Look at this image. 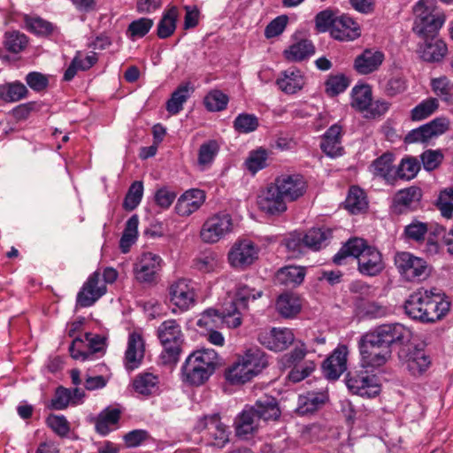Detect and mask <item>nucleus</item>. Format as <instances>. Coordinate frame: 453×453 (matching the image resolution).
I'll use <instances>...</instances> for the list:
<instances>
[{
    "label": "nucleus",
    "mask_w": 453,
    "mask_h": 453,
    "mask_svg": "<svg viewBox=\"0 0 453 453\" xmlns=\"http://www.w3.org/2000/svg\"><path fill=\"white\" fill-rule=\"evenodd\" d=\"M307 190V182L300 174H282L269 184L257 197L261 211L278 215L287 211V202L302 197Z\"/></svg>",
    "instance_id": "nucleus-1"
},
{
    "label": "nucleus",
    "mask_w": 453,
    "mask_h": 453,
    "mask_svg": "<svg viewBox=\"0 0 453 453\" xmlns=\"http://www.w3.org/2000/svg\"><path fill=\"white\" fill-rule=\"evenodd\" d=\"M449 306V303L444 301L439 293L418 289L410 295L403 308L411 319L422 323H434L448 313Z\"/></svg>",
    "instance_id": "nucleus-2"
},
{
    "label": "nucleus",
    "mask_w": 453,
    "mask_h": 453,
    "mask_svg": "<svg viewBox=\"0 0 453 453\" xmlns=\"http://www.w3.org/2000/svg\"><path fill=\"white\" fill-rule=\"evenodd\" d=\"M348 257L357 259V269L363 275L376 276L384 269L381 253L375 247L369 245L365 239L350 238L334 255L333 261L336 265H342Z\"/></svg>",
    "instance_id": "nucleus-3"
},
{
    "label": "nucleus",
    "mask_w": 453,
    "mask_h": 453,
    "mask_svg": "<svg viewBox=\"0 0 453 453\" xmlns=\"http://www.w3.org/2000/svg\"><path fill=\"white\" fill-rule=\"evenodd\" d=\"M263 296L261 289L250 288L248 285H239L236 288L234 296L229 301H226L220 313L222 321L228 327L236 328L241 326L243 311L248 310L249 303L255 301ZM212 316H219V311L214 309L206 310L203 313V318H211Z\"/></svg>",
    "instance_id": "nucleus-4"
},
{
    "label": "nucleus",
    "mask_w": 453,
    "mask_h": 453,
    "mask_svg": "<svg viewBox=\"0 0 453 453\" xmlns=\"http://www.w3.org/2000/svg\"><path fill=\"white\" fill-rule=\"evenodd\" d=\"M219 365V357L214 349L196 350L188 357L182 366L183 381L192 386H201Z\"/></svg>",
    "instance_id": "nucleus-5"
},
{
    "label": "nucleus",
    "mask_w": 453,
    "mask_h": 453,
    "mask_svg": "<svg viewBox=\"0 0 453 453\" xmlns=\"http://www.w3.org/2000/svg\"><path fill=\"white\" fill-rule=\"evenodd\" d=\"M412 333L402 324L383 325L376 330L365 334L360 342L372 344L378 349H391L393 344H404L411 342Z\"/></svg>",
    "instance_id": "nucleus-6"
},
{
    "label": "nucleus",
    "mask_w": 453,
    "mask_h": 453,
    "mask_svg": "<svg viewBox=\"0 0 453 453\" xmlns=\"http://www.w3.org/2000/svg\"><path fill=\"white\" fill-rule=\"evenodd\" d=\"M412 333L402 324L383 325L376 330L365 334L360 342L372 344L378 349H391L393 344H404L411 342Z\"/></svg>",
    "instance_id": "nucleus-7"
},
{
    "label": "nucleus",
    "mask_w": 453,
    "mask_h": 453,
    "mask_svg": "<svg viewBox=\"0 0 453 453\" xmlns=\"http://www.w3.org/2000/svg\"><path fill=\"white\" fill-rule=\"evenodd\" d=\"M157 336L164 350L161 359L165 365H174L178 362L183 343V334L180 325L175 319L164 321L157 328Z\"/></svg>",
    "instance_id": "nucleus-8"
},
{
    "label": "nucleus",
    "mask_w": 453,
    "mask_h": 453,
    "mask_svg": "<svg viewBox=\"0 0 453 453\" xmlns=\"http://www.w3.org/2000/svg\"><path fill=\"white\" fill-rule=\"evenodd\" d=\"M363 363L360 366L349 370L345 378L348 389L362 397L372 398L380 394V387L375 374L370 372Z\"/></svg>",
    "instance_id": "nucleus-9"
},
{
    "label": "nucleus",
    "mask_w": 453,
    "mask_h": 453,
    "mask_svg": "<svg viewBox=\"0 0 453 453\" xmlns=\"http://www.w3.org/2000/svg\"><path fill=\"white\" fill-rule=\"evenodd\" d=\"M395 264L401 275L408 281H420L430 274L426 261L410 252L396 253Z\"/></svg>",
    "instance_id": "nucleus-10"
},
{
    "label": "nucleus",
    "mask_w": 453,
    "mask_h": 453,
    "mask_svg": "<svg viewBox=\"0 0 453 453\" xmlns=\"http://www.w3.org/2000/svg\"><path fill=\"white\" fill-rule=\"evenodd\" d=\"M398 358L413 376L421 375L431 364L430 357L425 349L410 342L401 345Z\"/></svg>",
    "instance_id": "nucleus-11"
},
{
    "label": "nucleus",
    "mask_w": 453,
    "mask_h": 453,
    "mask_svg": "<svg viewBox=\"0 0 453 453\" xmlns=\"http://www.w3.org/2000/svg\"><path fill=\"white\" fill-rule=\"evenodd\" d=\"M449 128V120L447 118H435L432 121L410 131L405 138L406 143H427L433 139L446 133Z\"/></svg>",
    "instance_id": "nucleus-12"
},
{
    "label": "nucleus",
    "mask_w": 453,
    "mask_h": 453,
    "mask_svg": "<svg viewBox=\"0 0 453 453\" xmlns=\"http://www.w3.org/2000/svg\"><path fill=\"white\" fill-rule=\"evenodd\" d=\"M233 229L232 218L227 213H219L209 218L201 229V238L208 243H214Z\"/></svg>",
    "instance_id": "nucleus-13"
},
{
    "label": "nucleus",
    "mask_w": 453,
    "mask_h": 453,
    "mask_svg": "<svg viewBox=\"0 0 453 453\" xmlns=\"http://www.w3.org/2000/svg\"><path fill=\"white\" fill-rule=\"evenodd\" d=\"M198 432L206 431L207 435L213 440V445L223 448L229 441L227 426L221 422L219 414L203 417L196 425Z\"/></svg>",
    "instance_id": "nucleus-14"
},
{
    "label": "nucleus",
    "mask_w": 453,
    "mask_h": 453,
    "mask_svg": "<svg viewBox=\"0 0 453 453\" xmlns=\"http://www.w3.org/2000/svg\"><path fill=\"white\" fill-rule=\"evenodd\" d=\"M106 293V286L100 283V273H93L77 294L76 305L89 307Z\"/></svg>",
    "instance_id": "nucleus-15"
},
{
    "label": "nucleus",
    "mask_w": 453,
    "mask_h": 453,
    "mask_svg": "<svg viewBox=\"0 0 453 453\" xmlns=\"http://www.w3.org/2000/svg\"><path fill=\"white\" fill-rule=\"evenodd\" d=\"M258 257V248L250 240H242L234 244L228 253V260L234 267L245 268Z\"/></svg>",
    "instance_id": "nucleus-16"
},
{
    "label": "nucleus",
    "mask_w": 453,
    "mask_h": 453,
    "mask_svg": "<svg viewBox=\"0 0 453 453\" xmlns=\"http://www.w3.org/2000/svg\"><path fill=\"white\" fill-rule=\"evenodd\" d=\"M85 339L88 342V350H83L84 341L81 338L74 339L70 345L69 352L73 359H81L82 361L92 359L95 353L104 351L105 347L104 337L87 333Z\"/></svg>",
    "instance_id": "nucleus-17"
},
{
    "label": "nucleus",
    "mask_w": 453,
    "mask_h": 453,
    "mask_svg": "<svg viewBox=\"0 0 453 453\" xmlns=\"http://www.w3.org/2000/svg\"><path fill=\"white\" fill-rule=\"evenodd\" d=\"M257 340L268 349L282 351L293 343L295 336L293 332L288 328H273L270 331L259 333Z\"/></svg>",
    "instance_id": "nucleus-18"
},
{
    "label": "nucleus",
    "mask_w": 453,
    "mask_h": 453,
    "mask_svg": "<svg viewBox=\"0 0 453 453\" xmlns=\"http://www.w3.org/2000/svg\"><path fill=\"white\" fill-rule=\"evenodd\" d=\"M170 302L181 311H187L195 303V292L189 281L180 279L169 287Z\"/></svg>",
    "instance_id": "nucleus-19"
},
{
    "label": "nucleus",
    "mask_w": 453,
    "mask_h": 453,
    "mask_svg": "<svg viewBox=\"0 0 453 453\" xmlns=\"http://www.w3.org/2000/svg\"><path fill=\"white\" fill-rule=\"evenodd\" d=\"M347 356V346L339 345L323 362L322 369L326 379L335 380L346 371Z\"/></svg>",
    "instance_id": "nucleus-20"
},
{
    "label": "nucleus",
    "mask_w": 453,
    "mask_h": 453,
    "mask_svg": "<svg viewBox=\"0 0 453 453\" xmlns=\"http://www.w3.org/2000/svg\"><path fill=\"white\" fill-rule=\"evenodd\" d=\"M422 197L421 189L417 187L398 191L394 198L392 210L395 214H403L417 209Z\"/></svg>",
    "instance_id": "nucleus-21"
},
{
    "label": "nucleus",
    "mask_w": 453,
    "mask_h": 453,
    "mask_svg": "<svg viewBox=\"0 0 453 453\" xmlns=\"http://www.w3.org/2000/svg\"><path fill=\"white\" fill-rule=\"evenodd\" d=\"M161 258L153 253H144L134 264L135 278L140 282H151L160 269Z\"/></svg>",
    "instance_id": "nucleus-22"
},
{
    "label": "nucleus",
    "mask_w": 453,
    "mask_h": 453,
    "mask_svg": "<svg viewBox=\"0 0 453 453\" xmlns=\"http://www.w3.org/2000/svg\"><path fill=\"white\" fill-rule=\"evenodd\" d=\"M361 35L359 24L349 15H338L331 36L337 41H354Z\"/></svg>",
    "instance_id": "nucleus-23"
},
{
    "label": "nucleus",
    "mask_w": 453,
    "mask_h": 453,
    "mask_svg": "<svg viewBox=\"0 0 453 453\" xmlns=\"http://www.w3.org/2000/svg\"><path fill=\"white\" fill-rule=\"evenodd\" d=\"M204 201V191L198 188H192L180 196L175 205V211L180 216L188 217L196 211L203 205Z\"/></svg>",
    "instance_id": "nucleus-24"
},
{
    "label": "nucleus",
    "mask_w": 453,
    "mask_h": 453,
    "mask_svg": "<svg viewBox=\"0 0 453 453\" xmlns=\"http://www.w3.org/2000/svg\"><path fill=\"white\" fill-rule=\"evenodd\" d=\"M448 48L446 43L438 38H426L424 43L419 44L418 53L419 57L428 63L441 62L447 55Z\"/></svg>",
    "instance_id": "nucleus-25"
},
{
    "label": "nucleus",
    "mask_w": 453,
    "mask_h": 453,
    "mask_svg": "<svg viewBox=\"0 0 453 453\" xmlns=\"http://www.w3.org/2000/svg\"><path fill=\"white\" fill-rule=\"evenodd\" d=\"M361 362L364 365L378 368L384 365L391 357V349H378L372 344L359 343Z\"/></svg>",
    "instance_id": "nucleus-26"
},
{
    "label": "nucleus",
    "mask_w": 453,
    "mask_h": 453,
    "mask_svg": "<svg viewBox=\"0 0 453 453\" xmlns=\"http://www.w3.org/2000/svg\"><path fill=\"white\" fill-rule=\"evenodd\" d=\"M260 418L251 405H246L235 419V431L238 436H247L257 431Z\"/></svg>",
    "instance_id": "nucleus-27"
},
{
    "label": "nucleus",
    "mask_w": 453,
    "mask_h": 453,
    "mask_svg": "<svg viewBox=\"0 0 453 453\" xmlns=\"http://www.w3.org/2000/svg\"><path fill=\"white\" fill-rule=\"evenodd\" d=\"M445 21L441 12H435L432 17L415 19L413 31L424 38L434 37Z\"/></svg>",
    "instance_id": "nucleus-28"
},
{
    "label": "nucleus",
    "mask_w": 453,
    "mask_h": 453,
    "mask_svg": "<svg viewBox=\"0 0 453 453\" xmlns=\"http://www.w3.org/2000/svg\"><path fill=\"white\" fill-rule=\"evenodd\" d=\"M251 406L263 421H276L281 414L277 399L271 395L262 396Z\"/></svg>",
    "instance_id": "nucleus-29"
},
{
    "label": "nucleus",
    "mask_w": 453,
    "mask_h": 453,
    "mask_svg": "<svg viewBox=\"0 0 453 453\" xmlns=\"http://www.w3.org/2000/svg\"><path fill=\"white\" fill-rule=\"evenodd\" d=\"M384 60V55L379 50H365L357 56L354 62V67L360 74H368L379 68Z\"/></svg>",
    "instance_id": "nucleus-30"
},
{
    "label": "nucleus",
    "mask_w": 453,
    "mask_h": 453,
    "mask_svg": "<svg viewBox=\"0 0 453 453\" xmlns=\"http://www.w3.org/2000/svg\"><path fill=\"white\" fill-rule=\"evenodd\" d=\"M144 356V342L142 335L136 332L130 334L126 350V366L133 370L141 363Z\"/></svg>",
    "instance_id": "nucleus-31"
},
{
    "label": "nucleus",
    "mask_w": 453,
    "mask_h": 453,
    "mask_svg": "<svg viewBox=\"0 0 453 453\" xmlns=\"http://www.w3.org/2000/svg\"><path fill=\"white\" fill-rule=\"evenodd\" d=\"M342 127L334 124L331 126L323 135L320 148L327 156L337 157L342 155Z\"/></svg>",
    "instance_id": "nucleus-32"
},
{
    "label": "nucleus",
    "mask_w": 453,
    "mask_h": 453,
    "mask_svg": "<svg viewBox=\"0 0 453 453\" xmlns=\"http://www.w3.org/2000/svg\"><path fill=\"white\" fill-rule=\"evenodd\" d=\"M279 88L287 94H295L304 85L302 72L296 67H290L282 73V77L277 80Z\"/></svg>",
    "instance_id": "nucleus-33"
},
{
    "label": "nucleus",
    "mask_w": 453,
    "mask_h": 453,
    "mask_svg": "<svg viewBox=\"0 0 453 453\" xmlns=\"http://www.w3.org/2000/svg\"><path fill=\"white\" fill-rule=\"evenodd\" d=\"M305 276V268L302 266L288 265L280 268L276 275L277 283L288 288H296L300 285Z\"/></svg>",
    "instance_id": "nucleus-34"
},
{
    "label": "nucleus",
    "mask_w": 453,
    "mask_h": 453,
    "mask_svg": "<svg viewBox=\"0 0 453 453\" xmlns=\"http://www.w3.org/2000/svg\"><path fill=\"white\" fill-rule=\"evenodd\" d=\"M315 47L308 39L300 40L284 50L286 59L292 62H300L313 55Z\"/></svg>",
    "instance_id": "nucleus-35"
},
{
    "label": "nucleus",
    "mask_w": 453,
    "mask_h": 453,
    "mask_svg": "<svg viewBox=\"0 0 453 453\" xmlns=\"http://www.w3.org/2000/svg\"><path fill=\"white\" fill-rule=\"evenodd\" d=\"M301 301L299 297L292 293L281 294L276 301V309L284 318H292L301 311Z\"/></svg>",
    "instance_id": "nucleus-36"
},
{
    "label": "nucleus",
    "mask_w": 453,
    "mask_h": 453,
    "mask_svg": "<svg viewBox=\"0 0 453 453\" xmlns=\"http://www.w3.org/2000/svg\"><path fill=\"white\" fill-rule=\"evenodd\" d=\"M374 175L392 183L396 178V173L393 166V154L384 153L375 159L372 165Z\"/></svg>",
    "instance_id": "nucleus-37"
},
{
    "label": "nucleus",
    "mask_w": 453,
    "mask_h": 453,
    "mask_svg": "<svg viewBox=\"0 0 453 453\" xmlns=\"http://www.w3.org/2000/svg\"><path fill=\"white\" fill-rule=\"evenodd\" d=\"M120 411L119 409L107 408L103 411L96 419V430L101 435L108 434L120 418Z\"/></svg>",
    "instance_id": "nucleus-38"
},
{
    "label": "nucleus",
    "mask_w": 453,
    "mask_h": 453,
    "mask_svg": "<svg viewBox=\"0 0 453 453\" xmlns=\"http://www.w3.org/2000/svg\"><path fill=\"white\" fill-rule=\"evenodd\" d=\"M193 88L189 82L180 85L166 103V110L172 115L178 114L183 109V104L190 96Z\"/></svg>",
    "instance_id": "nucleus-39"
},
{
    "label": "nucleus",
    "mask_w": 453,
    "mask_h": 453,
    "mask_svg": "<svg viewBox=\"0 0 453 453\" xmlns=\"http://www.w3.org/2000/svg\"><path fill=\"white\" fill-rule=\"evenodd\" d=\"M240 357L250 369L249 371H250L253 377L260 373L267 366L266 357L258 348H250Z\"/></svg>",
    "instance_id": "nucleus-40"
},
{
    "label": "nucleus",
    "mask_w": 453,
    "mask_h": 453,
    "mask_svg": "<svg viewBox=\"0 0 453 453\" xmlns=\"http://www.w3.org/2000/svg\"><path fill=\"white\" fill-rule=\"evenodd\" d=\"M249 370L244 361L239 357L237 361L226 370V378L232 384H244L253 378Z\"/></svg>",
    "instance_id": "nucleus-41"
},
{
    "label": "nucleus",
    "mask_w": 453,
    "mask_h": 453,
    "mask_svg": "<svg viewBox=\"0 0 453 453\" xmlns=\"http://www.w3.org/2000/svg\"><path fill=\"white\" fill-rule=\"evenodd\" d=\"M178 9L173 6L165 12L157 24V35L160 39L170 37L176 29Z\"/></svg>",
    "instance_id": "nucleus-42"
},
{
    "label": "nucleus",
    "mask_w": 453,
    "mask_h": 453,
    "mask_svg": "<svg viewBox=\"0 0 453 453\" xmlns=\"http://www.w3.org/2000/svg\"><path fill=\"white\" fill-rule=\"evenodd\" d=\"M158 378L152 373L144 372L138 374L133 381V387L136 393L150 395L157 391Z\"/></svg>",
    "instance_id": "nucleus-43"
},
{
    "label": "nucleus",
    "mask_w": 453,
    "mask_h": 453,
    "mask_svg": "<svg viewBox=\"0 0 453 453\" xmlns=\"http://www.w3.org/2000/svg\"><path fill=\"white\" fill-rule=\"evenodd\" d=\"M28 94L27 87L20 82H11L0 85V99L4 102H17Z\"/></svg>",
    "instance_id": "nucleus-44"
},
{
    "label": "nucleus",
    "mask_w": 453,
    "mask_h": 453,
    "mask_svg": "<svg viewBox=\"0 0 453 453\" xmlns=\"http://www.w3.org/2000/svg\"><path fill=\"white\" fill-rule=\"evenodd\" d=\"M351 106L360 111L372 105V89L368 85L355 86L351 93Z\"/></svg>",
    "instance_id": "nucleus-45"
},
{
    "label": "nucleus",
    "mask_w": 453,
    "mask_h": 453,
    "mask_svg": "<svg viewBox=\"0 0 453 453\" xmlns=\"http://www.w3.org/2000/svg\"><path fill=\"white\" fill-rule=\"evenodd\" d=\"M139 218L137 215L131 216L126 223L123 234L120 238L119 246L122 252L127 253L137 238Z\"/></svg>",
    "instance_id": "nucleus-46"
},
{
    "label": "nucleus",
    "mask_w": 453,
    "mask_h": 453,
    "mask_svg": "<svg viewBox=\"0 0 453 453\" xmlns=\"http://www.w3.org/2000/svg\"><path fill=\"white\" fill-rule=\"evenodd\" d=\"M345 207L353 214L366 209L367 202L364 191L357 187H352L345 200Z\"/></svg>",
    "instance_id": "nucleus-47"
},
{
    "label": "nucleus",
    "mask_w": 453,
    "mask_h": 453,
    "mask_svg": "<svg viewBox=\"0 0 453 453\" xmlns=\"http://www.w3.org/2000/svg\"><path fill=\"white\" fill-rule=\"evenodd\" d=\"M331 235L329 229L311 228L303 235L304 247L317 250Z\"/></svg>",
    "instance_id": "nucleus-48"
},
{
    "label": "nucleus",
    "mask_w": 453,
    "mask_h": 453,
    "mask_svg": "<svg viewBox=\"0 0 453 453\" xmlns=\"http://www.w3.org/2000/svg\"><path fill=\"white\" fill-rule=\"evenodd\" d=\"M25 24L30 32L42 36L50 35L55 28L52 23L37 16H26Z\"/></svg>",
    "instance_id": "nucleus-49"
},
{
    "label": "nucleus",
    "mask_w": 453,
    "mask_h": 453,
    "mask_svg": "<svg viewBox=\"0 0 453 453\" xmlns=\"http://www.w3.org/2000/svg\"><path fill=\"white\" fill-rule=\"evenodd\" d=\"M431 88L433 92L441 100L446 102L453 100V82L446 76L432 79Z\"/></svg>",
    "instance_id": "nucleus-50"
},
{
    "label": "nucleus",
    "mask_w": 453,
    "mask_h": 453,
    "mask_svg": "<svg viewBox=\"0 0 453 453\" xmlns=\"http://www.w3.org/2000/svg\"><path fill=\"white\" fill-rule=\"evenodd\" d=\"M338 17V12L331 9H326L319 12L315 16V27L319 33L329 32L331 34L332 29L334 27Z\"/></svg>",
    "instance_id": "nucleus-51"
},
{
    "label": "nucleus",
    "mask_w": 453,
    "mask_h": 453,
    "mask_svg": "<svg viewBox=\"0 0 453 453\" xmlns=\"http://www.w3.org/2000/svg\"><path fill=\"white\" fill-rule=\"evenodd\" d=\"M143 195V184L142 181H134L129 187L123 202V208L131 211L134 210L142 201Z\"/></svg>",
    "instance_id": "nucleus-52"
},
{
    "label": "nucleus",
    "mask_w": 453,
    "mask_h": 453,
    "mask_svg": "<svg viewBox=\"0 0 453 453\" xmlns=\"http://www.w3.org/2000/svg\"><path fill=\"white\" fill-rule=\"evenodd\" d=\"M4 38V46L6 50L12 53H19L22 51L28 42L26 35L19 31L6 32Z\"/></svg>",
    "instance_id": "nucleus-53"
},
{
    "label": "nucleus",
    "mask_w": 453,
    "mask_h": 453,
    "mask_svg": "<svg viewBox=\"0 0 453 453\" xmlns=\"http://www.w3.org/2000/svg\"><path fill=\"white\" fill-rule=\"evenodd\" d=\"M420 170V164L416 157H409L402 159L395 170L396 177L403 180L413 179Z\"/></svg>",
    "instance_id": "nucleus-54"
},
{
    "label": "nucleus",
    "mask_w": 453,
    "mask_h": 453,
    "mask_svg": "<svg viewBox=\"0 0 453 453\" xmlns=\"http://www.w3.org/2000/svg\"><path fill=\"white\" fill-rule=\"evenodd\" d=\"M219 144L215 140L203 143L198 150V165L203 168L210 165L219 152Z\"/></svg>",
    "instance_id": "nucleus-55"
},
{
    "label": "nucleus",
    "mask_w": 453,
    "mask_h": 453,
    "mask_svg": "<svg viewBox=\"0 0 453 453\" xmlns=\"http://www.w3.org/2000/svg\"><path fill=\"white\" fill-rule=\"evenodd\" d=\"M439 107L436 98L430 97L422 101L411 110V119L413 120H422L432 115Z\"/></svg>",
    "instance_id": "nucleus-56"
},
{
    "label": "nucleus",
    "mask_w": 453,
    "mask_h": 453,
    "mask_svg": "<svg viewBox=\"0 0 453 453\" xmlns=\"http://www.w3.org/2000/svg\"><path fill=\"white\" fill-rule=\"evenodd\" d=\"M428 232V226L426 223L414 219L411 223L404 227L403 234L409 240L416 242H423Z\"/></svg>",
    "instance_id": "nucleus-57"
},
{
    "label": "nucleus",
    "mask_w": 453,
    "mask_h": 453,
    "mask_svg": "<svg viewBox=\"0 0 453 453\" xmlns=\"http://www.w3.org/2000/svg\"><path fill=\"white\" fill-rule=\"evenodd\" d=\"M206 109L210 111H220L228 103V96L220 90L211 91L203 100Z\"/></svg>",
    "instance_id": "nucleus-58"
},
{
    "label": "nucleus",
    "mask_w": 453,
    "mask_h": 453,
    "mask_svg": "<svg viewBox=\"0 0 453 453\" xmlns=\"http://www.w3.org/2000/svg\"><path fill=\"white\" fill-rule=\"evenodd\" d=\"M258 127V119L253 114H239L234 121V127L239 133H250L255 131Z\"/></svg>",
    "instance_id": "nucleus-59"
},
{
    "label": "nucleus",
    "mask_w": 453,
    "mask_h": 453,
    "mask_svg": "<svg viewBox=\"0 0 453 453\" xmlns=\"http://www.w3.org/2000/svg\"><path fill=\"white\" fill-rule=\"evenodd\" d=\"M349 85V81L343 74L330 76L326 81V91L328 96H335L343 92Z\"/></svg>",
    "instance_id": "nucleus-60"
},
{
    "label": "nucleus",
    "mask_w": 453,
    "mask_h": 453,
    "mask_svg": "<svg viewBox=\"0 0 453 453\" xmlns=\"http://www.w3.org/2000/svg\"><path fill=\"white\" fill-rule=\"evenodd\" d=\"M267 153L265 150L251 151L245 161L247 169L253 174L266 166Z\"/></svg>",
    "instance_id": "nucleus-61"
},
{
    "label": "nucleus",
    "mask_w": 453,
    "mask_h": 453,
    "mask_svg": "<svg viewBox=\"0 0 453 453\" xmlns=\"http://www.w3.org/2000/svg\"><path fill=\"white\" fill-rule=\"evenodd\" d=\"M152 26L153 20L151 19L140 18L129 24L127 33L132 38H142L148 34Z\"/></svg>",
    "instance_id": "nucleus-62"
},
{
    "label": "nucleus",
    "mask_w": 453,
    "mask_h": 453,
    "mask_svg": "<svg viewBox=\"0 0 453 453\" xmlns=\"http://www.w3.org/2000/svg\"><path fill=\"white\" fill-rule=\"evenodd\" d=\"M46 424L60 437L66 436L70 431L69 422L63 415H49Z\"/></svg>",
    "instance_id": "nucleus-63"
},
{
    "label": "nucleus",
    "mask_w": 453,
    "mask_h": 453,
    "mask_svg": "<svg viewBox=\"0 0 453 453\" xmlns=\"http://www.w3.org/2000/svg\"><path fill=\"white\" fill-rule=\"evenodd\" d=\"M424 168L430 172L436 169L443 160V154L440 150H426L420 155Z\"/></svg>",
    "instance_id": "nucleus-64"
}]
</instances>
